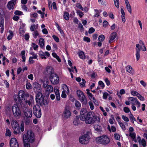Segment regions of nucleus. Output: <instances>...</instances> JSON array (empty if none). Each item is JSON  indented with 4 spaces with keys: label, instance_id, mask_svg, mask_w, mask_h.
Returning a JSON list of instances; mask_svg holds the SVG:
<instances>
[{
    "label": "nucleus",
    "instance_id": "obj_47",
    "mask_svg": "<svg viewBox=\"0 0 147 147\" xmlns=\"http://www.w3.org/2000/svg\"><path fill=\"white\" fill-rule=\"evenodd\" d=\"M129 115V117L130 118V120L131 121H136L135 118L134 117L133 115L132 114L131 112H130Z\"/></svg>",
    "mask_w": 147,
    "mask_h": 147
},
{
    "label": "nucleus",
    "instance_id": "obj_37",
    "mask_svg": "<svg viewBox=\"0 0 147 147\" xmlns=\"http://www.w3.org/2000/svg\"><path fill=\"white\" fill-rule=\"evenodd\" d=\"M113 1L114 2L115 6L118 9L119 8V0H113Z\"/></svg>",
    "mask_w": 147,
    "mask_h": 147
},
{
    "label": "nucleus",
    "instance_id": "obj_32",
    "mask_svg": "<svg viewBox=\"0 0 147 147\" xmlns=\"http://www.w3.org/2000/svg\"><path fill=\"white\" fill-rule=\"evenodd\" d=\"M23 139L24 143H27L29 142V139H28L27 135H24L23 136Z\"/></svg>",
    "mask_w": 147,
    "mask_h": 147
},
{
    "label": "nucleus",
    "instance_id": "obj_30",
    "mask_svg": "<svg viewBox=\"0 0 147 147\" xmlns=\"http://www.w3.org/2000/svg\"><path fill=\"white\" fill-rule=\"evenodd\" d=\"M125 93V92L124 90L123 89H122L120 90L119 92H117V94L118 96L119 97H121V95L123 94H124Z\"/></svg>",
    "mask_w": 147,
    "mask_h": 147
},
{
    "label": "nucleus",
    "instance_id": "obj_21",
    "mask_svg": "<svg viewBox=\"0 0 147 147\" xmlns=\"http://www.w3.org/2000/svg\"><path fill=\"white\" fill-rule=\"evenodd\" d=\"M94 128L96 133H99L102 131L101 127L98 125H95L94 126Z\"/></svg>",
    "mask_w": 147,
    "mask_h": 147
},
{
    "label": "nucleus",
    "instance_id": "obj_11",
    "mask_svg": "<svg viewBox=\"0 0 147 147\" xmlns=\"http://www.w3.org/2000/svg\"><path fill=\"white\" fill-rule=\"evenodd\" d=\"M11 124L12 127L14 130H19L20 129L19 125L16 121L13 120Z\"/></svg>",
    "mask_w": 147,
    "mask_h": 147
},
{
    "label": "nucleus",
    "instance_id": "obj_12",
    "mask_svg": "<svg viewBox=\"0 0 147 147\" xmlns=\"http://www.w3.org/2000/svg\"><path fill=\"white\" fill-rule=\"evenodd\" d=\"M10 145L11 147H19V144L15 138H12L10 140Z\"/></svg>",
    "mask_w": 147,
    "mask_h": 147
},
{
    "label": "nucleus",
    "instance_id": "obj_49",
    "mask_svg": "<svg viewBox=\"0 0 147 147\" xmlns=\"http://www.w3.org/2000/svg\"><path fill=\"white\" fill-rule=\"evenodd\" d=\"M114 137L116 140H119L120 138V136L118 134H115L114 135Z\"/></svg>",
    "mask_w": 147,
    "mask_h": 147
},
{
    "label": "nucleus",
    "instance_id": "obj_64",
    "mask_svg": "<svg viewBox=\"0 0 147 147\" xmlns=\"http://www.w3.org/2000/svg\"><path fill=\"white\" fill-rule=\"evenodd\" d=\"M83 40L84 41H86L88 42H90V38L87 37H84V38Z\"/></svg>",
    "mask_w": 147,
    "mask_h": 147
},
{
    "label": "nucleus",
    "instance_id": "obj_62",
    "mask_svg": "<svg viewBox=\"0 0 147 147\" xmlns=\"http://www.w3.org/2000/svg\"><path fill=\"white\" fill-rule=\"evenodd\" d=\"M98 84L100 86L102 87V88H104L105 85L103 82L102 81H99L98 82Z\"/></svg>",
    "mask_w": 147,
    "mask_h": 147
},
{
    "label": "nucleus",
    "instance_id": "obj_60",
    "mask_svg": "<svg viewBox=\"0 0 147 147\" xmlns=\"http://www.w3.org/2000/svg\"><path fill=\"white\" fill-rule=\"evenodd\" d=\"M89 104L90 107V108L91 110H93L94 109V105L91 101L89 102Z\"/></svg>",
    "mask_w": 147,
    "mask_h": 147
},
{
    "label": "nucleus",
    "instance_id": "obj_29",
    "mask_svg": "<svg viewBox=\"0 0 147 147\" xmlns=\"http://www.w3.org/2000/svg\"><path fill=\"white\" fill-rule=\"evenodd\" d=\"M86 115H80V119L81 120L84 121H86L87 119Z\"/></svg>",
    "mask_w": 147,
    "mask_h": 147
},
{
    "label": "nucleus",
    "instance_id": "obj_33",
    "mask_svg": "<svg viewBox=\"0 0 147 147\" xmlns=\"http://www.w3.org/2000/svg\"><path fill=\"white\" fill-rule=\"evenodd\" d=\"M105 37L103 34L100 35L98 37V40L99 42H102L105 39Z\"/></svg>",
    "mask_w": 147,
    "mask_h": 147
},
{
    "label": "nucleus",
    "instance_id": "obj_39",
    "mask_svg": "<svg viewBox=\"0 0 147 147\" xmlns=\"http://www.w3.org/2000/svg\"><path fill=\"white\" fill-rule=\"evenodd\" d=\"M118 123L122 129L123 130H125V128L124 124L122 123L121 121H118Z\"/></svg>",
    "mask_w": 147,
    "mask_h": 147
},
{
    "label": "nucleus",
    "instance_id": "obj_25",
    "mask_svg": "<svg viewBox=\"0 0 147 147\" xmlns=\"http://www.w3.org/2000/svg\"><path fill=\"white\" fill-rule=\"evenodd\" d=\"M75 105L77 109H79L81 107V104L80 102L78 100H76L75 102Z\"/></svg>",
    "mask_w": 147,
    "mask_h": 147
},
{
    "label": "nucleus",
    "instance_id": "obj_35",
    "mask_svg": "<svg viewBox=\"0 0 147 147\" xmlns=\"http://www.w3.org/2000/svg\"><path fill=\"white\" fill-rule=\"evenodd\" d=\"M87 110L86 109L83 108L81 109L80 115H86Z\"/></svg>",
    "mask_w": 147,
    "mask_h": 147
},
{
    "label": "nucleus",
    "instance_id": "obj_50",
    "mask_svg": "<svg viewBox=\"0 0 147 147\" xmlns=\"http://www.w3.org/2000/svg\"><path fill=\"white\" fill-rule=\"evenodd\" d=\"M33 47L34 49V50H36L38 47V46L37 45H36L34 43H32L31 45Z\"/></svg>",
    "mask_w": 147,
    "mask_h": 147
},
{
    "label": "nucleus",
    "instance_id": "obj_17",
    "mask_svg": "<svg viewBox=\"0 0 147 147\" xmlns=\"http://www.w3.org/2000/svg\"><path fill=\"white\" fill-rule=\"evenodd\" d=\"M117 36V34L116 32H113L110 35L109 40V43H111L113 41L115 38Z\"/></svg>",
    "mask_w": 147,
    "mask_h": 147
},
{
    "label": "nucleus",
    "instance_id": "obj_42",
    "mask_svg": "<svg viewBox=\"0 0 147 147\" xmlns=\"http://www.w3.org/2000/svg\"><path fill=\"white\" fill-rule=\"evenodd\" d=\"M9 32L10 33V34L8 35V36L7 37V38L8 40H10L11 39L13 35V33L12 31H9Z\"/></svg>",
    "mask_w": 147,
    "mask_h": 147
},
{
    "label": "nucleus",
    "instance_id": "obj_57",
    "mask_svg": "<svg viewBox=\"0 0 147 147\" xmlns=\"http://www.w3.org/2000/svg\"><path fill=\"white\" fill-rule=\"evenodd\" d=\"M24 130V124L22 122L20 125V130L22 131H23Z\"/></svg>",
    "mask_w": 147,
    "mask_h": 147
},
{
    "label": "nucleus",
    "instance_id": "obj_31",
    "mask_svg": "<svg viewBox=\"0 0 147 147\" xmlns=\"http://www.w3.org/2000/svg\"><path fill=\"white\" fill-rule=\"evenodd\" d=\"M32 35L34 38H36L39 36V34L37 30H35L32 33Z\"/></svg>",
    "mask_w": 147,
    "mask_h": 147
},
{
    "label": "nucleus",
    "instance_id": "obj_40",
    "mask_svg": "<svg viewBox=\"0 0 147 147\" xmlns=\"http://www.w3.org/2000/svg\"><path fill=\"white\" fill-rule=\"evenodd\" d=\"M129 136L133 139H134L136 138V134L134 132H130L129 133Z\"/></svg>",
    "mask_w": 147,
    "mask_h": 147
},
{
    "label": "nucleus",
    "instance_id": "obj_36",
    "mask_svg": "<svg viewBox=\"0 0 147 147\" xmlns=\"http://www.w3.org/2000/svg\"><path fill=\"white\" fill-rule=\"evenodd\" d=\"M76 13L80 18L82 17L84 15L83 13L79 10H77Z\"/></svg>",
    "mask_w": 147,
    "mask_h": 147
},
{
    "label": "nucleus",
    "instance_id": "obj_55",
    "mask_svg": "<svg viewBox=\"0 0 147 147\" xmlns=\"http://www.w3.org/2000/svg\"><path fill=\"white\" fill-rule=\"evenodd\" d=\"M127 8L128 11L130 13H131V5H130L126 6Z\"/></svg>",
    "mask_w": 147,
    "mask_h": 147
},
{
    "label": "nucleus",
    "instance_id": "obj_56",
    "mask_svg": "<svg viewBox=\"0 0 147 147\" xmlns=\"http://www.w3.org/2000/svg\"><path fill=\"white\" fill-rule=\"evenodd\" d=\"M140 83L144 87H145L147 85L146 83L143 80L140 81Z\"/></svg>",
    "mask_w": 147,
    "mask_h": 147
},
{
    "label": "nucleus",
    "instance_id": "obj_43",
    "mask_svg": "<svg viewBox=\"0 0 147 147\" xmlns=\"http://www.w3.org/2000/svg\"><path fill=\"white\" fill-rule=\"evenodd\" d=\"M131 93L132 95L134 96H136L137 97L139 95V94L137 92L135 91H132L131 92Z\"/></svg>",
    "mask_w": 147,
    "mask_h": 147
},
{
    "label": "nucleus",
    "instance_id": "obj_48",
    "mask_svg": "<svg viewBox=\"0 0 147 147\" xmlns=\"http://www.w3.org/2000/svg\"><path fill=\"white\" fill-rule=\"evenodd\" d=\"M14 13L15 15H22L23 14V13L22 11L18 10L16 11Z\"/></svg>",
    "mask_w": 147,
    "mask_h": 147
},
{
    "label": "nucleus",
    "instance_id": "obj_53",
    "mask_svg": "<svg viewBox=\"0 0 147 147\" xmlns=\"http://www.w3.org/2000/svg\"><path fill=\"white\" fill-rule=\"evenodd\" d=\"M52 37L54 39L55 41L57 42H59V38L57 36H56L55 35H53L52 36Z\"/></svg>",
    "mask_w": 147,
    "mask_h": 147
},
{
    "label": "nucleus",
    "instance_id": "obj_44",
    "mask_svg": "<svg viewBox=\"0 0 147 147\" xmlns=\"http://www.w3.org/2000/svg\"><path fill=\"white\" fill-rule=\"evenodd\" d=\"M78 118L77 117L74 119L73 123L74 125H78Z\"/></svg>",
    "mask_w": 147,
    "mask_h": 147
},
{
    "label": "nucleus",
    "instance_id": "obj_27",
    "mask_svg": "<svg viewBox=\"0 0 147 147\" xmlns=\"http://www.w3.org/2000/svg\"><path fill=\"white\" fill-rule=\"evenodd\" d=\"M63 91L66 92V93H68L69 92V89L67 86L65 84L63 85Z\"/></svg>",
    "mask_w": 147,
    "mask_h": 147
},
{
    "label": "nucleus",
    "instance_id": "obj_61",
    "mask_svg": "<svg viewBox=\"0 0 147 147\" xmlns=\"http://www.w3.org/2000/svg\"><path fill=\"white\" fill-rule=\"evenodd\" d=\"M122 118L125 121L128 122L129 121V119L126 116L123 115L122 116Z\"/></svg>",
    "mask_w": 147,
    "mask_h": 147
},
{
    "label": "nucleus",
    "instance_id": "obj_19",
    "mask_svg": "<svg viewBox=\"0 0 147 147\" xmlns=\"http://www.w3.org/2000/svg\"><path fill=\"white\" fill-rule=\"evenodd\" d=\"M46 93L48 94V95L49 93L52 92L53 91V88L52 86L50 85H49L46 89H45Z\"/></svg>",
    "mask_w": 147,
    "mask_h": 147
},
{
    "label": "nucleus",
    "instance_id": "obj_24",
    "mask_svg": "<svg viewBox=\"0 0 147 147\" xmlns=\"http://www.w3.org/2000/svg\"><path fill=\"white\" fill-rule=\"evenodd\" d=\"M78 54L80 58L82 59H84L85 56L84 52L82 51H80L78 52Z\"/></svg>",
    "mask_w": 147,
    "mask_h": 147
},
{
    "label": "nucleus",
    "instance_id": "obj_1",
    "mask_svg": "<svg viewBox=\"0 0 147 147\" xmlns=\"http://www.w3.org/2000/svg\"><path fill=\"white\" fill-rule=\"evenodd\" d=\"M86 123L88 124H93L95 122H99L100 119L99 116L95 115L92 112H89L86 115Z\"/></svg>",
    "mask_w": 147,
    "mask_h": 147
},
{
    "label": "nucleus",
    "instance_id": "obj_7",
    "mask_svg": "<svg viewBox=\"0 0 147 147\" xmlns=\"http://www.w3.org/2000/svg\"><path fill=\"white\" fill-rule=\"evenodd\" d=\"M71 115L69 107L66 106L62 115V117L64 119H67L69 118Z\"/></svg>",
    "mask_w": 147,
    "mask_h": 147
},
{
    "label": "nucleus",
    "instance_id": "obj_38",
    "mask_svg": "<svg viewBox=\"0 0 147 147\" xmlns=\"http://www.w3.org/2000/svg\"><path fill=\"white\" fill-rule=\"evenodd\" d=\"M25 120L24 123L26 125H29L30 123V119L27 117Z\"/></svg>",
    "mask_w": 147,
    "mask_h": 147
},
{
    "label": "nucleus",
    "instance_id": "obj_52",
    "mask_svg": "<svg viewBox=\"0 0 147 147\" xmlns=\"http://www.w3.org/2000/svg\"><path fill=\"white\" fill-rule=\"evenodd\" d=\"M95 31V29L93 27H91L89 29L88 32L89 34H92Z\"/></svg>",
    "mask_w": 147,
    "mask_h": 147
},
{
    "label": "nucleus",
    "instance_id": "obj_59",
    "mask_svg": "<svg viewBox=\"0 0 147 147\" xmlns=\"http://www.w3.org/2000/svg\"><path fill=\"white\" fill-rule=\"evenodd\" d=\"M137 97L141 100L144 101L145 100L144 97L142 96L140 94Z\"/></svg>",
    "mask_w": 147,
    "mask_h": 147
},
{
    "label": "nucleus",
    "instance_id": "obj_14",
    "mask_svg": "<svg viewBox=\"0 0 147 147\" xmlns=\"http://www.w3.org/2000/svg\"><path fill=\"white\" fill-rule=\"evenodd\" d=\"M18 96L19 99L21 101V102H23L25 100L24 92L23 90H20L19 92Z\"/></svg>",
    "mask_w": 147,
    "mask_h": 147
},
{
    "label": "nucleus",
    "instance_id": "obj_51",
    "mask_svg": "<svg viewBox=\"0 0 147 147\" xmlns=\"http://www.w3.org/2000/svg\"><path fill=\"white\" fill-rule=\"evenodd\" d=\"M109 95L110 96V95L107 93L106 92L104 93L103 96V98L104 99H106L107 96Z\"/></svg>",
    "mask_w": 147,
    "mask_h": 147
},
{
    "label": "nucleus",
    "instance_id": "obj_4",
    "mask_svg": "<svg viewBox=\"0 0 147 147\" xmlns=\"http://www.w3.org/2000/svg\"><path fill=\"white\" fill-rule=\"evenodd\" d=\"M140 45L138 44L136 45V55L137 61L140 59V49L144 51H146V47L144 45H140Z\"/></svg>",
    "mask_w": 147,
    "mask_h": 147
},
{
    "label": "nucleus",
    "instance_id": "obj_9",
    "mask_svg": "<svg viewBox=\"0 0 147 147\" xmlns=\"http://www.w3.org/2000/svg\"><path fill=\"white\" fill-rule=\"evenodd\" d=\"M90 138L88 134H85L80 137L79 138V141L82 144H86L88 142V140Z\"/></svg>",
    "mask_w": 147,
    "mask_h": 147
},
{
    "label": "nucleus",
    "instance_id": "obj_10",
    "mask_svg": "<svg viewBox=\"0 0 147 147\" xmlns=\"http://www.w3.org/2000/svg\"><path fill=\"white\" fill-rule=\"evenodd\" d=\"M27 136L29 142L31 143H33L34 141L35 137L34 133L31 130H29L27 131Z\"/></svg>",
    "mask_w": 147,
    "mask_h": 147
},
{
    "label": "nucleus",
    "instance_id": "obj_63",
    "mask_svg": "<svg viewBox=\"0 0 147 147\" xmlns=\"http://www.w3.org/2000/svg\"><path fill=\"white\" fill-rule=\"evenodd\" d=\"M124 111L126 113H128L130 112V110L127 107H124L123 108Z\"/></svg>",
    "mask_w": 147,
    "mask_h": 147
},
{
    "label": "nucleus",
    "instance_id": "obj_23",
    "mask_svg": "<svg viewBox=\"0 0 147 147\" xmlns=\"http://www.w3.org/2000/svg\"><path fill=\"white\" fill-rule=\"evenodd\" d=\"M86 90L87 94L90 100H92L93 99H94V97L93 96L92 94L89 92V90L88 89H87Z\"/></svg>",
    "mask_w": 147,
    "mask_h": 147
},
{
    "label": "nucleus",
    "instance_id": "obj_15",
    "mask_svg": "<svg viewBox=\"0 0 147 147\" xmlns=\"http://www.w3.org/2000/svg\"><path fill=\"white\" fill-rule=\"evenodd\" d=\"M36 102L37 103L39 104L41 106L47 105L48 103V102L47 101V100L45 99L44 97L41 98L39 100L38 102Z\"/></svg>",
    "mask_w": 147,
    "mask_h": 147
},
{
    "label": "nucleus",
    "instance_id": "obj_45",
    "mask_svg": "<svg viewBox=\"0 0 147 147\" xmlns=\"http://www.w3.org/2000/svg\"><path fill=\"white\" fill-rule=\"evenodd\" d=\"M30 54L33 56L32 57H31L34 59H36L37 58V54H35L34 52H32L30 53Z\"/></svg>",
    "mask_w": 147,
    "mask_h": 147
},
{
    "label": "nucleus",
    "instance_id": "obj_54",
    "mask_svg": "<svg viewBox=\"0 0 147 147\" xmlns=\"http://www.w3.org/2000/svg\"><path fill=\"white\" fill-rule=\"evenodd\" d=\"M54 91L55 92V95L60 94L59 90L58 89H57V88H54Z\"/></svg>",
    "mask_w": 147,
    "mask_h": 147
},
{
    "label": "nucleus",
    "instance_id": "obj_26",
    "mask_svg": "<svg viewBox=\"0 0 147 147\" xmlns=\"http://www.w3.org/2000/svg\"><path fill=\"white\" fill-rule=\"evenodd\" d=\"M126 69L127 71L131 74L133 73V70L132 67L130 65H127L126 67Z\"/></svg>",
    "mask_w": 147,
    "mask_h": 147
},
{
    "label": "nucleus",
    "instance_id": "obj_18",
    "mask_svg": "<svg viewBox=\"0 0 147 147\" xmlns=\"http://www.w3.org/2000/svg\"><path fill=\"white\" fill-rule=\"evenodd\" d=\"M128 100L132 104V105H135L138 101L136 98L130 97H129Z\"/></svg>",
    "mask_w": 147,
    "mask_h": 147
},
{
    "label": "nucleus",
    "instance_id": "obj_3",
    "mask_svg": "<svg viewBox=\"0 0 147 147\" xmlns=\"http://www.w3.org/2000/svg\"><path fill=\"white\" fill-rule=\"evenodd\" d=\"M96 142L98 144L107 145L109 143L110 139L106 135H103L96 138Z\"/></svg>",
    "mask_w": 147,
    "mask_h": 147
},
{
    "label": "nucleus",
    "instance_id": "obj_58",
    "mask_svg": "<svg viewBox=\"0 0 147 147\" xmlns=\"http://www.w3.org/2000/svg\"><path fill=\"white\" fill-rule=\"evenodd\" d=\"M76 7L80 9L83 11V8L81 5L80 3H78L76 5Z\"/></svg>",
    "mask_w": 147,
    "mask_h": 147
},
{
    "label": "nucleus",
    "instance_id": "obj_13",
    "mask_svg": "<svg viewBox=\"0 0 147 147\" xmlns=\"http://www.w3.org/2000/svg\"><path fill=\"white\" fill-rule=\"evenodd\" d=\"M33 88L34 92H41V86L37 82L34 83L33 84Z\"/></svg>",
    "mask_w": 147,
    "mask_h": 147
},
{
    "label": "nucleus",
    "instance_id": "obj_6",
    "mask_svg": "<svg viewBox=\"0 0 147 147\" xmlns=\"http://www.w3.org/2000/svg\"><path fill=\"white\" fill-rule=\"evenodd\" d=\"M34 115L37 118H40L41 116V111L40 106L36 105H34L33 109Z\"/></svg>",
    "mask_w": 147,
    "mask_h": 147
},
{
    "label": "nucleus",
    "instance_id": "obj_8",
    "mask_svg": "<svg viewBox=\"0 0 147 147\" xmlns=\"http://www.w3.org/2000/svg\"><path fill=\"white\" fill-rule=\"evenodd\" d=\"M13 114L15 117H18L21 115V111L19 107L16 104L13 105L12 107Z\"/></svg>",
    "mask_w": 147,
    "mask_h": 147
},
{
    "label": "nucleus",
    "instance_id": "obj_20",
    "mask_svg": "<svg viewBox=\"0 0 147 147\" xmlns=\"http://www.w3.org/2000/svg\"><path fill=\"white\" fill-rule=\"evenodd\" d=\"M37 92L38 93L36 95V102H38L40 99L41 98L44 97L41 92Z\"/></svg>",
    "mask_w": 147,
    "mask_h": 147
},
{
    "label": "nucleus",
    "instance_id": "obj_28",
    "mask_svg": "<svg viewBox=\"0 0 147 147\" xmlns=\"http://www.w3.org/2000/svg\"><path fill=\"white\" fill-rule=\"evenodd\" d=\"M63 17L66 20H69V13L66 12H64V13Z\"/></svg>",
    "mask_w": 147,
    "mask_h": 147
},
{
    "label": "nucleus",
    "instance_id": "obj_5",
    "mask_svg": "<svg viewBox=\"0 0 147 147\" xmlns=\"http://www.w3.org/2000/svg\"><path fill=\"white\" fill-rule=\"evenodd\" d=\"M77 94L79 100L82 102V105H86L87 102L86 98L84 93L81 90H78Z\"/></svg>",
    "mask_w": 147,
    "mask_h": 147
},
{
    "label": "nucleus",
    "instance_id": "obj_2",
    "mask_svg": "<svg viewBox=\"0 0 147 147\" xmlns=\"http://www.w3.org/2000/svg\"><path fill=\"white\" fill-rule=\"evenodd\" d=\"M52 68L49 66L47 67L46 68V71L49 74L51 73L50 77V79L51 83L54 85L56 84L59 82V78L56 74L51 72V71H52Z\"/></svg>",
    "mask_w": 147,
    "mask_h": 147
},
{
    "label": "nucleus",
    "instance_id": "obj_22",
    "mask_svg": "<svg viewBox=\"0 0 147 147\" xmlns=\"http://www.w3.org/2000/svg\"><path fill=\"white\" fill-rule=\"evenodd\" d=\"M15 4L13 3L12 2L9 1L7 5V7L9 9H11L14 8Z\"/></svg>",
    "mask_w": 147,
    "mask_h": 147
},
{
    "label": "nucleus",
    "instance_id": "obj_46",
    "mask_svg": "<svg viewBox=\"0 0 147 147\" xmlns=\"http://www.w3.org/2000/svg\"><path fill=\"white\" fill-rule=\"evenodd\" d=\"M140 143H141L142 145L143 146V147H145L146 145V142L145 140L144 139H142L140 141Z\"/></svg>",
    "mask_w": 147,
    "mask_h": 147
},
{
    "label": "nucleus",
    "instance_id": "obj_16",
    "mask_svg": "<svg viewBox=\"0 0 147 147\" xmlns=\"http://www.w3.org/2000/svg\"><path fill=\"white\" fill-rule=\"evenodd\" d=\"M24 113L26 117L31 118L32 117V110L30 109H26L24 111Z\"/></svg>",
    "mask_w": 147,
    "mask_h": 147
},
{
    "label": "nucleus",
    "instance_id": "obj_34",
    "mask_svg": "<svg viewBox=\"0 0 147 147\" xmlns=\"http://www.w3.org/2000/svg\"><path fill=\"white\" fill-rule=\"evenodd\" d=\"M39 43L41 47H43L44 45V40L43 38H40L39 39Z\"/></svg>",
    "mask_w": 147,
    "mask_h": 147
},
{
    "label": "nucleus",
    "instance_id": "obj_41",
    "mask_svg": "<svg viewBox=\"0 0 147 147\" xmlns=\"http://www.w3.org/2000/svg\"><path fill=\"white\" fill-rule=\"evenodd\" d=\"M5 135L8 136H10L11 135V133L10 130L7 128L6 129Z\"/></svg>",
    "mask_w": 147,
    "mask_h": 147
}]
</instances>
